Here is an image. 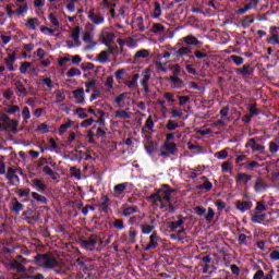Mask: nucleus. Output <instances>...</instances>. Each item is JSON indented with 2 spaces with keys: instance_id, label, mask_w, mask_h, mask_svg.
Segmentation results:
<instances>
[{
  "instance_id": "nucleus-60",
  "label": "nucleus",
  "mask_w": 279,
  "mask_h": 279,
  "mask_svg": "<svg viewBox=\"0 0 279 279\" xmlns=\"http://www.w3.org/2000/svg\"><path fill=\"white\" fill-rule=\"evenodd\" d=\"M71 38L72 40L80 43V27H75L74 29H72Z\"/></svg>"
},
{
  "instance_id": "nucleus-33",
  "label": "nucleus",
  "mask_w": 279,
  "mask_h": 279,
  "mask_svg": "<svg viewBox=\"0 0 279 279\" xmlns=\"http://www.w3.org/2000/svg\"><path fill=\"white\" fill-rule=\"evenodd\" d=\"M251 221H253V223H263V221H265V215H262L260 213L256 211L255 214L252 215Z\"/></svg>"
},
{
  "instance_id": "nucleus-1",
  "label": "nucleus",
  "mask_w": 279,
  "mask_h": 279,
  "mask_svg": "<svg viewBox=\"0 0 279 279\" xmlns=\"http://www.w3.org/2000/svg\"><path fill=\"white\" fill-rule=\"evenodd\" d=\"M175 191L169 185H162L155 194L150 195L149 199L154 206L167 213H175V197H173Z\"/></svg>"
},
{
  "instance_id": "nucleus-6",
  "label": "nucleus",
  "mask_w": 279,
  "mask_h": 279,
  "mask_svg": "<svg viewBox=\"0 0 279 279\" xmlns=\"http://www.w3.org/2000/svg\"><path fill=\"white\" fill-rule=\"evenodd\" d=\"M160 238H158L157 232H153L149 236V241L146 245H143L144 252H149V250H156L158 247Z\"/></svg>"
},
{
  "instance_id": "nucleus-27",
  "label": "nucleus",
  "mask_w": 279,
  "mask_h": 279,
  "mask_svg": "<svg viewBox=\"0 0 279 279\" xmlns=\"http://www.w3.org/2000/svg\"><path fill=\"white\" fill-rule=\"evenodd\" d=\"M15 90H17L19 97H27V88H25L21 81L15 82Z\"/></svg>"
},
{
  "instance_id": "nucleus-35",
  "label": "nucleus",
  "mask_w": 279,
  "mask_h": 279,
  "mask_svg": "<svg viewBox=\"0 0 279 279\" xmlns=\"http://www.w3.org/2000/svg\"><path fill=\"white\" fill-rule=\"evenodd\" d=\"M151 16L153 19H160V16H162V8L160 7L159 2H155V9Z\"/></svg>"
},
{
  "instance_id": "nucleus-14",
  "label": "nucleus",
  "mask_w": 279,
  "mask_h": 279,
  "mask_svg": "<svg viewBox=\"0 0 279 279\" xmlns=\"http://www.w3.org/2000/svg\"><path fill=\"white\" fill-rule=\"evenodd\" d=\"M149 80H151V74L149 73V70H145L143 73H142V81H141V84L145 90V93H149Z\"/></svg>"
},
{
  "instance_id": "nucleus-17",
  "label": "nucleus",
  "mask_w": 279,
  "mask_h": 279,
  "mask_svg": "<svg viewBox=\"0 0 279 279\" xmlns=\"http://www.w3.org/2000/svg\"><path fill=\"white\" fill-rule=\"evenodd\" d=\"M128 189V183H120L113 187L114 197H123L125 195V190Z\"/></svg>"
},
{
  "instance_id": "nucleus-34",
  "label": "nucleus",
  "mask_w": 279,
  "mask_h": 279,
  "mask_svg": "<svg viewBox=\"0 0 279 279\" xmlns=\"http://www.w3.org/2000/svg\"><path fill=\"white\" fill-rule=\"evenodd\" d=\"M254 191L255 193H260L262 191H265V181H263V179H257L255 181Z\"/></svg>"
},
{
  "instance_id": "nucleus-30",
  "label": "nucleus",
  "mask_w": 279,
  "mask_h": 279,
  "mask_svg": "<svg viewBox=\"0 0 279 279\" xmlns=\"http://www.w3.org/2000/svg\"><path fill=\"white\" fill-rule=\"evenodd\" d=\"M24 208H25V205H23L21 202H19V199H16V198L12 199V210H13V213L19 215V213H21V210H23Z\"/></svg>"
},
{
  "instance_id": "nucleus-51",
  "label": "nucleus",
  "mask_w": 279,
  "mask_h": 279,
  "mask_svg": "<svg viewBox=\"0 0 279 279\" xmlns=\"http://www.w3.org/2000/svg\"><path fill=\"white\" fill-rule=\"evenodd\" d=\"M28 69H32V63L25 61L20 66V73H22V75H25V73H27Z\"/></svg>"
},
{
  "instance_id": "nucleus-43",
  "label": "nucleus",
  "mask_w": 279,
  "mask_h": 279,
  "mask_svg": "<svg viewBox=\"0 0 279 279\" xmlns=\"http://www.w3.org/2000/svg\"><path fill=\"white\" fill-rule=\"evenodd\" d=\"M123 101H125V94H120L114 99L116 108H123Z\"/></svg>"
},
{
  "instance_id": "nucleus-10",
  "label": "nucleus",
  "mask_w": 279,
  "mask_h": 279,
  "mask_svg": "<svg viewBox=\"0 0 279 279\" xmlns=\"http://www.w3.org/2000/svg\"><path fill=\"white\" fill-rule=\"evenodd\" d=\"M154 128H155L154 116H149L146 119L144 126L142 128V133L145 134V136H147L148 134H153Z\"/></svg>"
},
{
  "instance_id": "nucleus-57",
  "label": "nucleus",
  "mask_w": 279,
  "mask_h": 279,
  "mask_svg": "<svg viewBox=\"0 0 279 279\" xmlns=\"http://www.w3.org/2000/svg\"><path fill=\"white\" fill-rule=\"evenodd\" d=\"M267 43H269V45H279V35L271 34V36L268 37Z\"/></svg>"
},
{
  "instance_id": "nucleus-47",
  "label": "nucleus",
  "mask_w": 279,
  "mask_h": 279,
  "mask_svg": "<svg viewBox=\"0 0 279 279\" xmlns=\"http://www.w3.org/2000/svg\"><path fill=\"white\" fill-rule=\"evenodd\" d=\"M32 197H34L36 199V202H38L39 204H47V197H45L36 192L32 193Z\"/></svg>"
},
{
  "instance_id": "nucleus-61",
  "label": "nucleus",
  "mask_w": 279,
  "mask_h": 279,
  "mask_svg": "<svg viewBox=\"0 0 279 279\" xmlns=\"http://www.w3.org/2000/svg\"><path fill=\"white\" fill-rule=\"evenodd\" d=\"M113 228H116L117 230H123L125 228V222H123L122 219H117L116 221H113Z\"/></svg>"
},
{
  "instance_id": "nucleus-20",
  "label": "nucleus",
  "mask_w": 279,
  "mask_h": 279,
  "mask_svg": "<svg viewBox=\"0 0 279 279\" xmlns=\"http://www.w3.org/2000/svg\"><path fill=\"white\" fill-rule=\"evenodd\" d=\"M16 171H19V173H23L21 168H9L5 174L7 180H10L11 182L16 180L19 182V175H16Z\"/></svg>"
},
{
  "instance_id": "nucleus-25",
  "label": "nucleus",
  "mask_w": 279,
  "mask_h": 279,
  "mask_svg": "<svg viewBox=\"0 0 279 279\" xmlns=\"http://www.w3.org/2000/svg\"><path fill=\"white\" fill-rule=\"evenodd\" d=\"M114 119H130L132 117V113L128 112L125 109H119L113 112Z\"/></svg>"
},
{
  "instance_id": "nucleus-42",
  "label": "nucleus",
  "mask_w": 279,
  "mask_h": 279,
  "mask_svg": "<svg viewBox=\"0 0 279 279\" xmlns=\"http://www.w3.org/2000/svg\"><path fill=\"white\" fill-rule=\"evenodd\" d=\"M279 150V140H275L269 143V151L270 154H278Z\"/></svg>"
},
{
  "instance_id": "nucleus-28",
  "label": "nucleus",
  "mask_w": 279,
  "mask_h": 279,
  "mask_svg": "<svg viewBox=\"0 0 279 279\" xmlns=\"http://www.w3.org/2000/svg\"><path fill=\"white\" fill-rule=\"evenodd\" d=\"M162 149H165V151H168V154L173 155L175 154V151H178V146L175 145V143L165 142V144L162 145Z\"/></svg>"
},
{
  "instance_id": "nucleus-5",
  "label": "nucleus",
  "mask_w": 279,
  "mask_h": 279,
  "mask_svg": "<svg viewBox=\"0 0 279 279\" xmlns=\"http://www.w3.org/2000/svg\"><path fill=\"white\" fill-rule=\"evenodd\" d=\"M83 40L87 45H95V27L92 24H88L85 27V32L83 34Z\"/></svg>"
},
{
  "instance_id": "nucleus-29",
  "label": "nucleus",
  "mask_w": 279,
  "mask_h": 279,
  "mask_svg": "<svg viewBox=\"0 0 279 279\" xmlns=\"http://www.w3.org/2000/svg\"><path fill=\"white\" fill-rule=\"evenodd\" d=\"M250 180H252V175L245 174V173H240L235 178L236 184H243V183L247 184V182H250Z\"/></svg>"
},
{
  "instance_id": "nucleus-62",
  "label": "nucleus",
  "mask_w": 279,
  "mask_h": 279,
  "mask_svg": "<svg viewBox=\"0 0 279 279\" xmlns=\"http://www.w3.org/2000/svg\"><path fill=\"white\" fill-rule=\"evenodd\" d=\"M232 62H234V64H236V66H241V64H243L244 59L242 57L232 54L231 57Z\"/></svg>"
},
{
  "instance_id": "nucleus-4",
  "label": "nucleus",
  "mask_w": 279,
  "mask_h": 279,
  "mask_svg": "<svg viewBox=\"0 0 279 279\" xmlns=\"http://www.w3.org/2000/svg\"><path fill=\"white\" fill-rule=\"evenodd\" d=\"M194 213L198 217H205V221L207 223H213V219H215V209H213L211 207H208L207 213H206V208H204L202 206H196L194 208Z\"/></svg>"
},
{
  "instance_id": "nucleus-11",
  "label": "nucleus",
  "mask_w": 279,
  "mask_h": 279,
  "mask_svg": "<svg viewBox=\"0 0 279 279\" xmlns=\"http://www.w3.org/2000/svg\"><path fill=\"white\" fill-rule=\"evenodd\" d=\"M72 95L75 99V102L78 105H82L86 101V94L84 93V88L73 90Z\"/></svg>"
},
{
  "instance_id": "nucleus-3",
  "label": "nucleus",
  "mask_w": 279,
  "mask_h": 279,
  "mask_svg": "<svg viewBox=\"0 0 279 279\" xmlns=\"http://www.w3.org/2000/svg\"><path fill=\"white\" fill-rule=\"evenodd\" d=\"M99 243L101 242V235L92 234L87 240H81L80 245L87 252H99Z\"/></svg>"
},
{
  "instance_id": "nucleus-58",
  "label": "nucleus",
  "mask_w": 279,
  "mask_h": 279,
  "mask_svg": "<svg viewBox=\"0 0 279 279\" xmlns=\"http://www.w3.org/2000/svg\"><path fill=\"white\" fill-rule=\"evenodd\" d=\"M174 97H175V95L173 93H165L163 94V98L166 99V101H168V104H175Z\"/></svg>"
},
{
  "instance_id": "nucleus-36",
  "label": "nucleus",
  "mask_w": 279,
  "mask_h": 279,
  "mask_svg": "<svg viewBox=\"0 0 279 279\" xmlns=\"http://www.w3.org/2000/svg\"><path fill=\"white\" fill-rule=\"evenodd\" d=\"M170 82L173 85V88H182V86H184V82L178 76H170Z\"/></svg>"
},
{
  "instance_id": "nucleus-15",
  "label": "nucleus",
  "mask_w": 279,
  "mask_h": 279,
  "mask_svg": "<svg viewBox=\"0 0 279 279\" xmlns=\"http://www.w3.org/2000/svg\"><path fill=\"white\" fill-rule=\"evenodd\" d=\"M252 202L250 201H238L235 203V208L240 210V213H246V210H252Z\"/></svg>"
},
{
  "instance_id": "nucleus-13",
  "label": "nucleus",
  "mask_w": 279,
  "mask_h": 279,
  "mask_svg": "<svg viewBox=\"0 0 279 279\" xmlns=\"http://www.w3.org/2000/svg\"><path fill=\"white\" fill-rule=\"evenodd\" d=\"M182 43H185V45H187V47L194 46V47H202V41H199V39H197V37L193 36V35H187L185 37H183Z\"/></svg>"
},
{
  "instance_id": "nucleus-44",
  "label": "nucleus",
  "mask_w": 279,
  "mask_h": 279,
  "mask_svg": "<svg viewBox=\"0 0 279 279\" xmlns=\"http://www.w3.org/2000/svg\"><path fill=\"white\" fill-rule=\"evenodd\" d=\"M56 97H57L58 104H62V101H64V99H66V94L64 93V89L57 90Z\"/></svg>"
},
{
  "instance_id": "nucleus-23",
  "label": "nucleus",
  "mask_w": 279,
  "mask_h": 279,
  "mask_svg": "<svg viewBox=\"0 0 279 279\" xmlns=\"http://www.w3.org/2000/svg\"><path fill=\"white\" fill-rule=\"evenodd\" d=\"M38 25H39L38 17H28L25 20V27L27 29H32L34 32V31H36Z\"/></svg>"
},
{
  "instance_id": "nucleus-2",
  "label": "nucleus",
  "mask_w": 279,
  "mask_h": 279,
  "mask_svg": "<svg viewBox=\"0 0 279 279\" xmlns=\"http://www.w3.org/2000/svg\"><path fill=\"white\" fill-rule=\"evenodd\" d=\"M34 264L38 267H45V269H53V267H60V264L56 257L50 254H38L33 259Z\"/></svg>"
},
{
  "instance_id": "nucleus-32",
  "label": "nucleus",
  "mask_w": 279,
  "mask_h": 279,
  "mask_svg": "<svg viewBox=\"0 0 279 279\" xmlns=\"http://www.w3.org/2000/svg\"><path fill=\"white\" fill-rule=\"evenodd\" d=\"M182 226H184V218H182V216H180L177 221L169 223L170 230H178V228H182Z\"/></svg>"
},
{
  "instance_id": "nucleus-59",
  "label": "nucleus",
  "mask_w": 279,
  "mask_h": 279,
  "mask_svg": "<svg viewBox=\"0 0 279 279\" xmlns=\"http://www.w3.org/2000/svg\"><path fill=\"white\" fill-rule=\"evenodd\" d=\"M48 20L54 27H60V21H58V17L53 13L49 14Z\"/></svg>"
},
{
  "instance_id": "nucleus-48",
  "label": "nucleus",
  "mask_w": 279,
  "mask_h": 279,
  "mask_svg": "<svg viewBox=\"0 0 279 279\" xmlns=\"http://www.w3.org/2000/svg\"><path fill=\"white\" fill-rule=\"evenodd\" d=\"M151 32L153 34H162V32H165V26L160 23H156L153 25Z\"/></svg>"
},
{
  "instance_id": "nucleus-50",
  "label": "nucleus",
  "mask_w": 279,
  "mask_h": 279,
  "mask_svg": "<svg viewBox=\"0 0 279 279\" xmlns=\"http://www.w3.org/2000/svg\"><path fill=\"white\" fill-rule=\"evenodd\" d=\"M252 23H254V17H252L251 15L245 16L242 20V26L245 27H250L252 25Z\"/></svg>"
},
{
  "instance_id": "nucleus-39",
  "label": "nucleus",
  "mask_w": 279,
  "mask_h": 279,
  "mask_svg": "<svg viewBox=\"0 0 279 279\" xmlns=\"http://www.w3.org/2000/svg\"><path fill=\"white\" fill-rule=\"evenodd\" d=\"M138 207L131 206L123 209L122 215L123 217H130L131 215H134V213H137Z\"/></svg>"
},
{
  "instance_id": "nucleus-52",
  "label": "nucleus",
  "mask_w": 279,
  "mask_h": 279,
  "mask_svg": "<svg viewBox=\"0 0 279 279\" xmlns=\"http://www.w3.org/2000/svg\"><path fill=\"white\" fill-rule=\"evenodd\" d=\"M166 128H167V130H169V132H173L174 130H178V128H180V125L178 123H175L173 120H168Z\"/></svg>"
},
{
  "instance_id": "nucleus-53",
  "label": "nucleus",
  "mask_w": 279,
  "mask_h": 279,
  "mask_svg": "<svg viewBox=\"0 0 279 279\" xmlns=\"http://www.w3.org/2000/svg\"><path fill=\"white\" fill-rule=\"evenodd\" d=\"M66 75L68 77H75L77 75H82V71H80L77 68H72L68 71Z\"/></svg>"
},
{
  "instance_id": "nucleus-24",
  "label": "nucleus",
  "mask_w": 279,
  "mask_h": 279,
  "mask_svg": "<svg viewBox=\"0 0 279 279\" xmlns=\"http://www.w3.org/2000/svg\"><path fill=\"white\" fill-rule=\"evenodd\" d=\"M126 241H129V243H136V241H138V231L134 229V227L129 229Z\"/></svg>"
},
{
  "instance_id": "nucleus-38",
  "label": "nucleus",
  "mask_w": 279,
  "mask_h": 279,
  "mask_svg": "<svg viewBox=\"0 0 279 279\" xmlns=\"http://www.w3.org/2000/svg\"><path fill=\"white\" fill-rule=\"evenodd\" d=\"M170 113L172 119H182V117H184V112H182V110L173 107L170 109Z\"/></svg>"
},
{
  "instance_id": "nucleus-41",
  "label": "nucleus",
  "mask_w": 279,
  "mask_h": 279,
  "mask_svg": "<svg viewBox=\"0 0 279 279\" xmlns=\"http://www.w3.org/2000/svg\"><path fill=\"white\" fill-rule=\"evenodd\" d=\"M108 52H106V50H102L97 57V62H99L100 64H106V62H108Z\"/></svg>"
},
{
  "instance_id": "nucleus-22",
  "label": "nucleus",
  "mask_w": 279,
  "mask_h": 279,
  "mask_svg": "<svg viewBox=\"0 0 279 279\" xmlns=\"http://www.w3.org/2000/svg\"><path fill=\"white\" fill-rule=\"evenodd\" d=\"M14 62H16V54L9 53L8 57L4 59V64L7 65L9 71H14Z\"/></svg>"
},
{
  "instance_id": "nucleus-46",
  "label": "nucleus",
  "mask_w": 279,
  "mask_h": 279,
  "mask_svg": "<svg viewBox=\"0 0 279 279\" xmlns=\"http://www.w3.org/2000/svg\"><path fill=\"white\" fill-rule=\"evenodd\" d=\"M236 73H241V75H243V77L251 75L252 74V70L250 68V65H243L242 69H238Z\"/></svg>"
},
{
  "instance_id": "nucleus-16",
  "label": "nucleus",
  "mask_w": 279,
  "mask_h": 279,
  "mask_svg": "<svg viewBox=\"0 0 279 279\" xmlns=\"http://www.w3.org/2000/svg\"><path fill=\"white\" fill-rule=\"evenodd\" d=\"M88 19L94 23V25H101L105 21L104 15L95 13V11H89Z\"/></svg>"
},
{
  "instance_id": "nucleus-45",
  "label": "nucleus",
  "mask_w": 279,
  "mask_h": 279,
  "mask_svg": "<svg viewBox=\"0 0 279 279\" xmlns=\"http://www.w3.org/2000/svg\"><path fill=\"white\" fill-rule=\"evenodd\" d=\"M202 180H205V182L202 185H199V189H204L205 191H211L213 183L208 181V178L202 177Z\"/></svg>"
},
{
  "instance_id": "nucleus-12",
  "label": "nucleus",
  "mask_w": 279,
  "mask_h": 279,
  "mask_svg": "<svg viewBox=\"0 0 279 279\" xmlns=\"http://www.w3.org/2000/svg\"><path fill=\"white\" fill-rule=\"evenodd\" d=\"M256 141H258L257 137L248 140V142L245 144L246 149H252V151H263L265 149V146L260 144H256Z\"/></svg>"
},
{
  "instance_id": "nucleus-37",
  "label": "nucleus",
  "mask_w": 279,
  "mask_h": 279,
  "mask_svg": "<svg viewBox=\"0 0 279 279\" xmlns=\"http://www.w3.org/2000/svg\"><path fill=\"white\" fill-rule=\"evenodd\" d=\"M82 0H65V8L69 12H75V4Z\"/></svg>"
},
{
  "instance_id": "nucleus-31",
  "label": "nucleus",
  "mask_w": 279,
  "mask_h": 279,
  "mask_svg": "<svg viewBox=\"0 0 279 279\" xmlns=\"http://www.w3.org/2000/svg\"><path fill=\"white\" fill-rule=\"evenodd\" d=\"M73 128V121L72 120H68L66 123L61 124L59 128V134L60 136L66 134V132L69 131V129Z\"/></svg>"
},
{
  "instance_id": "nucleus-49",
  "label": "nucleus",
  "mask_w": 279,
  "mask_h": 279,
  "mask_svg": "<svg viewBox=\"0 0 279 279\" xmlns=\"http://www.w3.org/2000/svg\"><path fill=\"white\" fill-rule=\"evenodd\" d=\"M5 112L8 114H16V112H21V108L16 105H11L5 109Z\"/></svg>"
},
{
  "instance_id": "nucleus-55",
  "label": "nucleus",
  "mask_w": 279,
  "mask_h": 279,
  "mask_svg": "<svg viewBox=\"0 0 279 279\" xmlns=\"http://www.w3.org/2000/svg\"><path fill=\"white\" fill-rule=\"evenodd\" d=\"M44 173H46V175H49L50 178H52V180H56V172L49 167V166H45L43 168Z\"/></svg>"
},
{
  "instance_id": "nucleus-54",
  "label": "nucleus",
  "mask_w": 279,
  "mask_h": 279,
  "mask_svg": "<svg viewBox=\"0 0 279 279\" xmlns=\"http://www.w3.org/2000/svg\"><path fill=\"white\" fill-rule=\"evenodd\" d=\"M74 114H77L78 119H86L88 114L86 113V109L78 108L74 111Z\"/></svg>"
},
{
  "instance_id": "nucleus-21",
  "label": "nucleus",
  "mask_w": 279,
  "mask_h": 279,
  "mask_svg": "<svg viewBox=\"0 0 279 279\" xmlns=\"http://www.w3.org/2000/svg\"><path fill=\"white\" fill-rule=\"evenodd\" d=\"M32 186H33V189L37 190L38 193H45V191H47V185L40 179H34L32 181Z\"/></svg>"
},
{
  "instance_id": "nucleus-56",
  "label": "nucleus",
  "mask_w": 279,
  "mask_h": 279,
  "mask_svg": "<svg viewBox=\"0 0 279 279\" xmlns=\"http://www.w3.org/2000/svg\"><path fill=\"white\" fill-rule=\"evenodd\" d=\"M22 117H23L24 121H29V119H32V112H29V107L23 108Z\"/></svg>"
},
{
  "instance_id": "nucleus-40",
  "label": "nucleus",
  "mask_w": 279,
  "mask_h": 279,
  "mask_svg": "<svg viewBox=\"0 0 279 279\" xmlns=\"http://www.w3.org/2000/svg\"><path fill=\"white\" fill-rule=\"evenodd\" d=\"M241 167H243V169L246 171H252V169H256V167H258V161H247L242 163Z\"/></svg>"
},
{
  "instance_id": "nucleus-7",
  "label": "nucleus",
  "mask_w": 279,
  "mask_h": 279,
  "mask_svg": "<svg viewBox=\"0 0 279 279\" xmlns=\"http://www.w3.org/2000/svg\"><path fill=\"white\" fill-rule=\"evenodd\" d=\"M114 33L110 32L108 28L104 29L100 34V41L102 45H106V47H110L112 43H114Z\"/></svg>"
},
{
  "instance_id": "nucleus-26",
  "label": "nucleus",
  "mask_w": 279,
  "mask_h": 279,
  "mask_svg": "<svg viewBox=\"0 0 279 279\" xmlns=\"http://www.w3.org/2000/svg\"><path fill=\"white\" fill-rule=\"evenodd\" d=\"M205 169V166H198L196 168L190 169V178H192V180H195L197 175H202V173H204Z\"/></svg>"
},
{
  "instance_id": "nucleus-18",
  "label": "nucleus",
  "mask_w": 279,
  "mask_h": 279,
  "mask_svg": "<svg viewBox=\"0 0 279 279\" xmlns=\"http://www.w3.org/2000/svg\"><path fill=\"white\" fill-rule=\"evenodd\" d=\"M15 7L17 8L15 10V16H17V19L25 16V14L29 11L27 3L19 4V2H16Z\"/></svg>"
},
{
  "instance_id": "nucleus-9",
  "label": "nucleus",
  "mask_w": 279,
  "mask_h": 279,
  "mask_svg": "<svg viewBox=\"0 0 279 279\" xmlns=\"http://www.w3.org/2000/svg\"><path fill=\"white\" fill-rule=\"evenodd\" d=\"M142 234H151L156 230V220L151 219L149 222H143L140 225Z\"/></svg>"
},
{
  "instance_id": "nucleus-19",
  "label": "nucleus",
  "mask_w": 279,
  "mask_h": 279,
  "mask_svg": "<svg viewBox=\"0 0 279 279\" xmlns=\"http://www.w3.org/2000/svg\"><path fill=\"white\" fill-rule=\"evenodd\" d=\"M150 56L151 51H149L148 49H142L134 54L133 60H135V62H138L141 60H147V58H149Z\"/></svg>"
},
{
  "instance_id": "nucleus-8",
  "label": "nucleus",
  "mask_w": 279,
  "mask_h": 279,
  "mask_svg": "<svg viewBox=\"0 0 279 279\" xmlns=\"http://www.w3.org/2000/svg\"><path fill=\"white\" fill-rule=\"evenodd\" d=\"M170 51H172V56H174V58L180 59V58H184V56H189V53H193V47L183 46L178 50L175 48H171Z\"/></svg>"
},
{
  "instance_id": "nucleus-63",
  "label": "nucleus",
  "mask_w": 279,
  "mask_h": 279,
  "mask_svg": "<svg viewBox=\"0 0 279 279\" xmlns=\"http://www.w3.org/2000/svg\"><path fill=\"white\" fill-rule=\"evenodd\" d=\"M135 24L137 25L140 32H145L146 27L143 24V17H136Z\"/></svg>"
},
{
  "instance_id": "nucleus-64",
  "label": "nucleus",
  "mask_w": 279,
  "mask_h": 279,
  "mask_svg": "<svg viewBox=\"0 0 279 279\" xmlns=\"http://www.w3.org/2000/svg\"><path fill=\"white\" fill-rule=\"evenodd\" d=\"M31 190L29 189H20L17 190V194L20 197H29Z\"/></svg>"
}]
</instances>
